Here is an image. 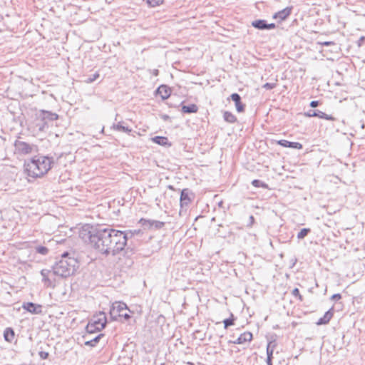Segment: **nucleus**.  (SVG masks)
<instances>
[{"instance_id": "nucleus-1", "label": "nucleus", "mask_w": 365, "mask_h": 365, "mask_svg": "<svg viewBox=\"0 0 365 365\" xmlns=\"http://www.w3.org/2000/svg\"><path fill=\"white\" fill-rule=\"evenodd\" d=\"M81 232V237L86 241L88 240L93 247L101 253L106 256L116 255L124 250L128 241V237L125 232L113 229L110 227H100L84 233Z\"/></svg>"}, {"instance_id": "nucleus-2", "label": "nucleus", "mask_w": 365, "mask_h": 365, "mask_svg": "<svg viewBox=\"0 0 365 365\" xmlns=\"http://www.w3.org/2000/svg\"><path fill=\"white\" fill-rule=\"evenodd\" d=\"M53 163L52 158L47 156H35L24 163L25 172L28 176L38 178L46 174Z\"/></svg>"}, {"instance_id": "nucleus-3", "label": "nucleus", "mask_w": 365, "mask_h": 365, "mask_svg": "<svg viewBox=\"0 0 365 365\" xmlns=\"http://www.w3.org/2000/svg\"><path fill=\"white\" fill-rule=\"evenodd\" d=\"M79 267L78 259L66 252L61 255V258L53 265V273L56 277L66 278L73 274Z\"/></svg>"}, {"instance_id": "nucleus-4", "label": "nucleus", "mask_w": 365, "mask_h": 365, "mask_svg": "<svg viewBox=\"0 0 365 365\" xmlns=\"http://www.w3.org/2000/svg\"><path fill=\"white\" fill-rule=\"evenodd\" d=\"M131 312L125 303L115 302L110 307V316L113 321H117L118 318H123L125 321H128L131 318L129 314Z\"/></svg>"}, {"instance_id": "nucleus-5", "label": "nucleus", "mask_w": 365, "mask_h": 365, "mask_svg": "<svg viewBox=\"0 0 365 365\" xmlns=\"http://www.w3.org/2000/svg\"><path fill=\"white\" fill-rule=\"evenodd\" d=\"M91 319L86 326V331L88 334H93L96 331H101L105 328L107 319L106 317V314L104 312H99V314L96 317Z\"/></svg>"}, {"instance_id": "nucleus-6", "label": "nucleus", "mask_w": 365, "mask_h": 365, "mask_svg": "<svg viewBox=\"0 0 365 365\" xmlns=\"http://www.w3.org/2000/svg\"><path fill=\"white\" fill-rule=\"evenodd\" d=\"M15 153L25 155L35 151L36 146L33 144L16 140L14 143Z\"/></svg>"}, {"instance_id": "nucleus-7", "label": "nucleus", "mask_w": 365, "mask_h": 365, "mask_svg": "<svg viewBox=\"0 0 365 365\" xmlns=\"http://www.w3.org/2000/svg\"><path fill=\"white\" fill-rule=\"evenodd\" d=\"M41 274L43 277V282L45 285L50 287H55L56 274L53 273V268L51 269H43L41 271Z\"/></svg>"}, {"instance_id": "nucleus-8", "label": "nucleus", "mask_w": 365, "mask_h": 365, "mask_svg": "<svg viewBox=\"0 0 365 365\" xmlns=\"http://www.w3.org/2000/svg\"><path fill=\"white\" fill-rule=\"evenodd\" d=\"M191 195L193 197V194L189 190V189H183L180 193V204L181 213L182 210H187V206L191 203L192 199Z\"/></svg>"}, {"instance_id": "nucleus-9", "label": "nucleus", "mask_w": 365, "mask_h": 365, "mask_svg": "<svg viewBox=\"0 0 365 365\" xmlns=\"http://www.w3.org/2000/svg\"><path fill=\"white\" fill-rule=\"evenodd\" d=\"M36 116L38 117V119H41L43 121L44 120L48 124L49 122H52L58 118V115L56 113L44 110H39L36 114Z\"/></svg>"}, {"instance_id": "nucleus-10", "label": "nucleus", "mask_w": 365, "mask_h": 365, "mask_svg": "<svg viewBox=\"0 0 365 365\" xmlns=\"http://www.w3.org/2000/svg\"><path fill=\"white\" fill-rule=\"evenodd\" d=\"M139 222L142 225L143 227H144V228L148 229L154 227L156 230H159L165 225V222H163L154 220H146L144 218H141Z\"/></svg>"}, {"instance_id": "nucleus-11", "label": "nucleus", "mask_w": 365, "mask_h": 365, "mask_svg": "<svg viewBox=\"0 0 365 365\" xmlns=\"http://www.w3.org/2000/svg\"><path fill=\"white\" fill-rule=\"evenodd\" d=\"M22 308L33 314H38L42 312V306L33 302H24Z\"/></svg>"}, {"instance_id": "nucleus-12", "label": "nucleus", "mask_w": 365, "mask_h": 365, "mask_svg": "<svg viewBox=\"0 0 365 365\" xmlns=\"http://www.w3.org/2000/svg\"><path fill=\"white\" fill-rule=\"evenodd\" d=\"M305 115L309 117H318L319 118H323L329 120H335V118L333 116L327 115V113L319 110H310L307 113H305Z\"/></svg>"}, {"instance_id": "nucleus-13", "label": "nucleus", "mask_w": 365, "mask_h": 365, "mask_svg": "<svg viewBox=\"0 0 365 365\" xmlns=\"http://www.w3.org/2000/svg\"><path fill=\"white\" fill-rule=\"evenodd\" d=\"M230 98L235 103L237 111L239 113L244 112L245 105L241 102L240 96L237 93H234L230 96Z\"/></svg>"}, {"instance_id": "nucleus-14", "label": "nucleus", "mask_w": 365, "mask_h": 365, "mask_svg": "<svg viewBox=\"0 0 365 365\" xmlns=\"http://www.w3.org/2000/svg\"><path fill=\"white\" fill-rule=\"evenodd\" d=\"M277 144L284 148H290L294 149H302V145L298 142H290L287 140H280L277 142Z\"/></svg>"}, {"instance_id": "nucleus-15", "label": "nucleus", "mask_w": 365, "mask_h": 365, "mask_svg": "<svg viewBox=\"0 0 365 365\" xmlns=\"http://www.w3.org/2000/svg\"><path fill=\"white\" fill-rule=\"evenodd\" d=\"M292 9V7H287V8L277 12L276 14H274V15L273 16V18L276 19H278L280 21H283V20L286 19L291 14Z\"/></svg>"}, {"instance_id": "nucleus-16", "label": "nucleus", "mask_w": 365, "mask_h": 365, "mask_svg": "<svg viewBox=\"0 0 365 365\" xmlns=\"http://www.w3.org/2000/svg\"><path fill=\"white\" fill-rule=\"evenodd\" d=\"M333 314V310L332 309H330L329 310L326 312L324 316L317 321V324L322 325L328 324L329 321L331 319Z\"/></svg>"}, {"instance_id": "nucleus-17", "label": "nucleus", "mask_w": 365, "mask_h": 365, "mask_svg": "<svg viewBox=\"0 0 365 365\" xmlns=\"http://www.w3.org/2000/svg\"><path fill=\"white\" fill-rule=\"evenodd\" d=\"M157 93L159 94L163 100L168 98L170 95V88L165 85L160 86L157 89Z\"/></svg>"}, {"instance_id": "nucleus-18", "label": "nucleus", "mask_w": 365, "mask_h": 365, "mask_svg": "<svg viewBox=\"0 0 365 365\" xmlns=\"http://www.w3.org/2000/svg\"><path fill=\"white\" fill-rule=\"evenodd\" d=\"M4 337L7 342H12L15 337V333L12 328L8 327L4 331Z\"/></svg>"}, {"instance_id": "nucleus-19", "label": "nucleus", "mask_w": 365, "mask_h": 365, "mask_svg": "<svg viewBox=\"0 0 365 365\" xmlns=\"http://www.w3.org/2000/svg\"><path fill=\"white\" fill-rule=\"evenodd\" d=\"M252 339V334L250 331H245L240 335L238 337V342L244 344L245 342H250Z\"/></svg>"}, {"instance_id": "nucleus-20", "label": "nucleus", "mask_w": 365, "mask_h": 365, "mask_svg": "<svg viewBox=\"0 0 365 365\" xmlns=\"http://www.w3.org/2000/svg\"><path fill=\"white\" fill-rule=\"evenodd\" d=\"M182 112L184 113H195L198 110V108L195 104L182 106Z\"/></svg>"}, {"instance_id": "nucleus-21", "label": "nucleus", "mask_w": 365, "mask_h": 365, "mask_svg": "<svg viewBox=\"0 0 365 365\" xmlns=\"http://www.w3.org/2000/svg\"><path fill=\"white\" fill-rule=\"evenodd\" d=\"M224 120L229 123H234L237 121L236 116L230 111H225L223 113Z\"/></svg>"}, {"instance_id": "nucleus-22", "label": "nucleus", "mask_w": 365, "mask_h": 365, "mask_svg": "<svg viewBox=\"0 0 365 365\" xmlns=\"http://www.w3.org/2000/svg\"><path fill=\"white\" fill-rule=\"evenodd\" d=\"M35 125H36V127L38 129V130L40 132H42L46 128H48V124L46 122H45L44 120L43 121L41 119H38L37 116L36 117V124Z\"/></svg>"}, {"instance_id": "nucleus-23", "label": "nucleus", "mask_w": 365, "mask_h": 365, "mask_svg": "<svg viewBox=\"0 0 365 365\" xmlns=\"http://www.w3.org/2000/svg\"><path fill=\"white\" fill-rule=\"evenodd\" d=\"M266 24H267V21L263 20V19H259V20L252 21V26H254L255 28H256L257 29L264 30L266 28Z\"/></svg>"}, {"instance_id": "nucleus-24", "label": "nucleus", "mask_w": 365, "mask_h": 365, "mask_svg": "<svg viewBox=\"0 0 365 365\" xmlns=\"http://www.w3.org/2000/svg\"><path fill=\"white\" fill-rule=\"evenodd\" d=\"M153 142L160 145H166L168 144V139L163 136H155L152 138Z\"/></svg>"}, {"instance_id": "nucleus-25", "label": "nucleus", "mask_w": 365, "mask_h": 365, "mask_svg": "<svg viewBox=\"0 0 365 365\" xmlns=\"http://www.w3.org/2000/svg\"><path fill=\"white\" fill-rule=\"evenodd\" d=\"M275 341H269L267 346V358H273V352L275 348Z\"/></svg>"}, {"instance_id": "nucleus-26", "label": "nucleus", "mask_w": 365, "mask_h": 365, "mask_svg": "<svg viewBox=\"0 0 365 365\" xmlns=\"http://www.w3.org/2000/svg\"><path fill=\"white\" fill-rule=\"evenodd\" d=\"M103 336V334H99L96 336H95L93 339L88 340L85 342V345L89 346H95L97 343L100 341L101 338Z\"/></svg>"}, {"instance_id": "nucleus-27", "label": "nucleus", "mask_w": 365, "mask_h": 365, "mask_svg": "<svg viewBox=\"0 0 365 365\" xmlns=\"http://www.w3.org/2000/svg\"><path fill=\"white\" fill-rule=\"evenodd\" d=\"M235 318L233 314L231 313L230 317L225 319L223 320L224 327L225 329H227L229 327L234 325V322Z\"/></svg>"}, {"instance_id": "nucleus-28", "label": "nucleus", "mask_w": 365, "mask_h": 365, "mask_svg": "<svg viewBox=\"0 0 365 365\" xmlns=\"http://www.w3.org/2000/svg\"><path fill=\"white\" fill-rule=\"evenodd\" d=\"M115 128L121 132L124 133H130L131 132V129L128 128V127H125L121 124V123H118L117 125H114Z\"/></svg>"}, {"instance_id": "nucleus-29", "label": "nucleus", "mask_w": 365, "mask_h": 365, "mask_svg": "<svg viewBox=\"0 0 365 365\" xmlns=\"http://www.w3.org/2000/svg\"><path fill=\"white\" fill-rule=\"evenodd\" d=\"M36 252L41 255H46L48 253V249L44 246L36 247Z\"/></svg>"}, {"instance_id": "nucleus-30", "label": "nucleus", "mask_w": 365, "mask_h": 365, "mask_svg": "<svg viewBox=\"0 0 365 365\" xmlns=\"http://www.w3.org/2000/svg\"><path fill=\"white\" fill-rule=\"evenodd\" d=\"M309 228H303L297 234V238L298 239H303L304 238L309 232H310Z\"/></svg>"}, {"instance_id": "nucleus-31", "label": "nucleus", "mask_w": 365, "mask_h": 365, "mask_svg": "<svg viewBox=\"0 0 365 365\" xmlns=\"http://www.w3.org/2000/svg\"><path fill=\"white\" fill-rule=\"evenodd\" d=\"M98 78H99V73H98V72H96L94 74H93L92 76H91L88 78H87L86 79H85L84 82L86 83H91L93 81H95L96 79H98Z\"/></svg>"}, {"instance_id": "nucleus-32", "label": "nucleus", "mask_w": 365, "mask_h": 365, "mask_svg": "<svg viewBox=\"0 0 365 365\" xmlns=\"http://www.w3.org/2000/svg\"><path fill=\"white\" fill-rule=\"evenodd\" d=\"M252 185L255 187H267V185L259 180H254Z\"/></svg>"}, {"instance_id": "nucleus-33", "label": "nucleus", "mask_w": 365, "mask_h": 365, "mask_svg": "<svg viewBox=\"0 0 365 365\" xmlns=\"http://www.w3.org/2000/svg\"><path fill=\"white\" fill-rule=\"evenodd\" d=\"M292 294L295 297V298H297L299 300H300L301 302L303 301V297L299 293V290L298 288H294L292 292Z\"/></svg>"}, {"instance_id": "nucleus-34", "label": "nucleus", "mask_w": 365, "mask_h": 365, "mask_svg": "<svg viewBox=\"0 0 365 365\" xmlns=\"http://www.w3.org/2000/svg\"><path fill=\"white\" fill-rule=\"evenodd\" d=\"M163 0H147V3L152 7L158 6L162 4Z\"/></svg>"}, {"instance_id": "nucleus-35", "label": "nucleus", "mask_w": 365, "mask_h": 365, "mask_svg": "<svg viewBox=\"0 0 365 365\" xmlns=\"http://www.w3.org/2000/svg\"><path fill=\"white\" fill-rule=\"evenodd\" d=\"M277 86L276 83H266L262 86V88L267 89V90H272L274 88Z\"/></svg>"}, {"instance_id": "nucleus-36", "label": "nucleus", "mask_w": 365, "mask_h": 365, "mask_svg": "<svg viewBox=\"0 0 365 365\" xmlns=\"http://www.w3.org/2000/svg\"><path fill=\"white\" fill-rule=\"evenodd\" d=\"M38 354L42 359H46L48 356V353L46 351H40Z\"/></svg>"}, {"instance_id": "nucleus-37", "label": "nucleus", "mask_w": 365, "mask_h": 365, "mask_svg": "<svg viewBox=\"0 0 365 365\" xmlns=\"http://www.w3.org/2000/svg\"><path fill=\"white\" fill-rule=\"evenodd\" d=\"M331 299L332 300H339L341 299V295L340 294H334L331 296Z\"/></svg>"}, {"instance_id": "nucleus-38", "label": "nucleus", "mask_w": 365, "mask_h": 365, "mask_svg": "<svg viewBox=\"0 0 365 365\" xmlns=\"http://www.w3.org/2000/svg\"><path fill=\"white\" fill-rule=\"evenodd\" d=\"M276 27L275 24L272 23V24H266V28L265 29L267 30H270V29H274Z\"/></svg>"}, {"instance_id": "nucleus-39", "label": "nucleus", "mask_w": 365, "mask_h": 365, "mask_svg": "<svg viewBox=\"0 0 365 365\" xmlns=\"http://www.w3.org/2000/svg\"><path fill=\"white\" fill-rule=\"evenodd\" d=\"M319 105V102L318 101H312L310 103V106L312 108H316Z\"/></svg>"}, {"instance_id": "nucleus-40", "label": "nucleus", "mask_w": 365, "mask_h": 365, "mask_svg": "<svg viewBox=\"0 0 365 365\" xmlns=\"http://www.w3.org/2000/svg\"><path fill=\"white\" fill-rule=\"evenodd\" d=\"M321 44L323 46H331V45H334L335 43L333 41H324V42L321 43Z\"/></svg>"}, {"instance_id": "nucleus-41", "label": "nucleus", "mask_w": 365, "mask_h": 365, "mask_svg": "<svg viewBox=\"0 0 365 365\" xmlns=\"http://www.w3.org/2000/svg\"><path fill=\"white\" fill-rule=\"evenodd\" d=\"M364 39H365V37H364V36H361V37L359 39V41H358V45H359V46H361V44L363 43V42H364Z\"/></svg>"}, {"instance_id": "nucleus-42", "label": "nucleus", "mask_w": 365, "mask_h": 365, "mask_svg": "<svg viewBox=\"0 0 365 365\" xmlns=\"http://www.w3.org/2000/svg\"><path fill=\"white\" fill-rule=\"evenodd\" d=\"M125 252L126 255H129L130 254H133V250H130V248L128 247L125 250Z\"/></svg>"}, {"instance_id": "nucleus-43", "label": "nucleus", "mask_w": 365, "mask_h": 365, "mask_svg": "<svg viewBox=\"0 0 365 365\" xmlns=\"http://www.w3.org/2000/svg\"><path fill=\"white\" fill-rule=\"evenodd\" d=\"M272 358H267L266 361H267V365H272Z\"/></svg>"}, {"instance_id": "nucleus-44", "label": "nucleus", "mask_w": 365, "mask_h": 365, "mask_svg": "<svg viewBox=\"0 0 365 365\" xmlns=\"http://www.w3.org/2000/svg\"><path fill=\"white\" fill-rule=\"evenodd\" d=\"M152 73L155 76H157L159 74V71L158 69H154Z\"/></svg>"}, {"instance_id": "nucleus-45", "label": "nucleus", "mask_w": 365, "mask_h": 365, "mask_svg": "<svg viewBox=\"0 0 365 365\" xmlns=\"http://www.w3.org/2000/svg\"><path fill=\"white\" fill-rule=\"evenodd\" d=\"M232 343L233 344H241V342H238V338L235 341H233Z\"/></svg>"}, {"instance_id": "nucleus-46", "label": "nucleus", "mask_w": 365, "mask_h": 365, "mask_svg": "<svg viewBox=\"0 0 365 365\" xmlns=\"http://www.w3.org/2000/svg\"><path fill=\"white\" fill-rule=\"evenodd\" d=\"M250 219L251 222L252 223L254 222V217L251 215L250 217Z\"/></svg>"}]
</instances>
